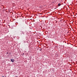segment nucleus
Masks as SVG:
<instances>
[{
    "instance_id": "39448f33",
    "label": "nucleus",
    "mask_w": 77,
    "mask_h": 77,
    "mask_svg": "<svg viewBox=\"0 0 77 77\" xmlns=\"http://www.w3.org/2000/svg\"><path fill=\"white\" fill-rule=\"evenodd\" d=\"M7 54H8V52H7Z\"/></svg>"
},
{
    "instance_id": "f03ea898",
    "label": "nucleus",
    "mask_w": 77,
    "mask_h": 77,
    "mask_svg": "<svg viewBox=\"0 0 77 77\" xmlns=\"http://www.w3.org/2000/svg\"><path fill=\"white\" fill-rule=\"evenodd\" d=\"M61 5V4H60L59 3L58 4V6H60Z\"/></svg>"
},
{
    "instance_id": "423d86ee",
    "label": "nucleus",
    "mask_w": 77,
    "mask_h": 77,
    "mask_svg": "<svg viewBox=\"0 0 77 77\" xmlns=\"http://www.w3.org/2000/svg\"><path fill=\"white\" fill-rule=\"evenodd\" d=\"M16 77H18V76H16Z\"/></svg>"
},
{
    "instance_id": "7ed1b4c3",
    "label": "nucleus",
    "mask_w": 77,
    "mask_h": 77,
    "mask_svg": "<svg viewBox=\"0 0 77 77\" xmlns=\"http://www.w3.org/2000/svg\"><path fill=\"white\" fill-rule=\"evenodd\" d=\"M42 50V49H40V51H41Z\"/></svg>"
},
{
    "instance_id": "20e7f679",
    "label": "nucleus",
    "mask_w": 77,
    "mask_h": 77,
    "mask_svg": "<svg viewBox=\"0 0 77 77\" xmlns=\"http://www.w3.org/2000/svg\"><path fill=\"white\" fill-rule=\"evenodd\" d=\"M22 33H23V34H24V32H22Z\"/></svg>"
},
{
    "instance_id": "0eeeda50",
    "label": "nucleus",
    "mask_w": 77,
    "mask_h": 77,
    "mask_svg": "<svg viewBox=\"0 0 77 77\" xmlns=\"http://www.w3.org/2000/svg\"><path fill=\"white\" fill-rule=\"evenodd\" d=\"M24 54V53H23V54Z\"/></svg>"
},
{
    "instance_id": "f257e3e1",
    "label": "nucleus",
    "mask_w": 77,
    "mask_h": 77,
    "mask_svg": "<svg viewBox=\"0 0 77 77\" xmlns=\"http://www.w3.org/2000/svg\"><path fill=\"white\" fill-rule=\"evenodd\" d=\"M11 60L12 62H14V61H15L14 59H11Z\"/></svg>"
}]
</instances>
